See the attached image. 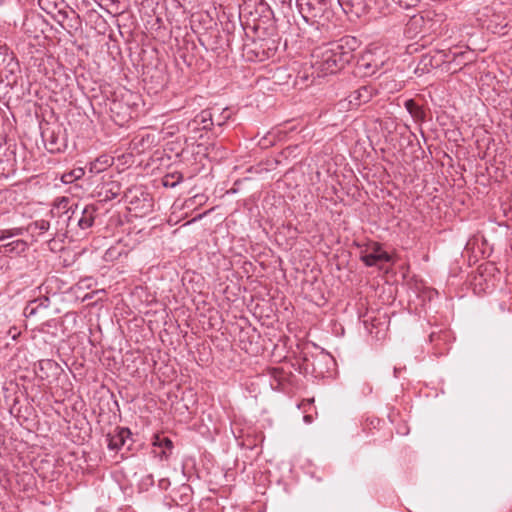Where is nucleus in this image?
Returning a JSON list of instances; mask_svg holds the SVG:
<instances>
[{"label":"nucleus","mask_w":512,"mask_h":512,"mask_svg":"<svg viewBox=\"0 0 512 512\" xmlns=\"http://www.w3.org/2000/svg\"><path fill=\"white\" fill-rule=\"evenodd\" d=\"M70 200L67 197L57 198L54 203V209L58 211L68 212Z\"/></svg>","instance_id":"obj_23"},{"label":"nucleus","mask_w":512,"mask_h":512,"mask_svg":"<svg viewBox=\"0 0 512 512\" xmlns=\"http://www.w3.org/2000/svg\"><path fill=\"white\" fill-rule=\"evenodd\" d=\"M121 193V184L118 181L110 180L103 182L99 195L103 196V200L110 201Z\"/></svg>","instance_id":"obj_13"},{"label":"nucleus","mask_w":512,"mask_h":512,"mask_svg":"<svg viewBox=\"0 0 512 512\" xmlns=\"http://www.w3.org/2000/svg\"><path fill=\"white\" fill-rule=\"evenodd\" d=\"M25 232V227L0 229V241H4L12 237L22 236Z\"/></svg>","instance_id":"obj_19"},{"label":"nucleus","mask_w":512,"mask_h":512,"mask_svg":"<svg viewBox=\"0 0 512 512\" xmlns=\"http://www.w3.org/2000/svg\"><path fill=\"white\" fill-rule=\"evenodd\" d=\"M181 495H172L173 501L186 505L192 498L191 489L188 485H183L181 488Z\"/></svg>","instance_id":"obj_20"},{"label":"nucleus","mask_w":512,"mask_h":512,"mask_svg":"<svg viewBox=\"0 0 512 512\" xmlns=\"http://www.w3.org/2000/svg\"><path fill=\"white\" fill-rule=\"evenodd\" d=\"M405 108L413 117H419L422 113L420 107L412 99L405 101Z\"/></svg>","instance_id":"obj_22"},{"label":"nucleus","mask_w":512,"mask_h":512,"mask_svg":"<svg viewBox=\"0 0 512 512\" xmlns=\"http://www.w3.org/2000/svg\"><path fill=\"white\" fill-rule=\"evenodd\" d=\"M97 208L94 205H86L82 211L81 216L77 219V226L86 230L93 226L96 217Z\"/></svg>","instance_id":"obj_12"},{"label":"nucleus","mask_w":512,"mask_h":512,"mask_svg":"<svg viewBox=\"0 0 512 512\" xmlns=\"http://www.w3.org/2000/svg\"><path fill=\"white\" fill-rule=\"evenodd\" d=\"M154 445L164 449L162 453L165 457H168L173 448V442L167 437L157 436Z\"/></svg>","instance_id":"obj_21"},{"label":"nucleus","mask_w":512,"mask_h":512,"mask_svg":"<svg viewBox=\"0 0 512 512\" xmlns=\"http://www.w3.org/2000/svg\"><path fill=\"white\" fill-rule=\"evenodd\" d=\"M85 172H84V169L83 168H75L69 172H66L64 173L62 176H61V181L64 183V184H70V183H73L74 181L78 180V179H81L83 176H84Z\"/></svg>","instance_id":"obj_18"},{"label":"nucleus","mask_w":512,"mask_h":512,"mask_svg":"<svg viewBox=\"0 0 512 512\" xmlns=\"http://www.w3.org/2000/svg\"><path fill=\"white\" fill-rule=\"evenodd\" d=\"M360 259L368 267L377 266L380 263L390 262L391 256L382 249L377 242H372L360 252Z\"/></svg>","instance_id":"obj_4"},{"label":"nucleus","mask_w":512,"mask_h":512,"mask_svg":"<svg viewBox=\"0 0 512 512\" xmlns=\"http://www.w3.org/2000/svg\"><path fill=\"white\" fill-rule=\"evenodd\" d=\"M6 253L20 255L28 249V243L22 239L13 240L3 245Z\"/></svg>","instance_id":"obj_15"},{"label":"nucleus","mask_w":512,"mask_h":512,"mask_svg":"<svg viewBox=\"0 0 512 512\" xmlns=\"http://www.w3.org/2000/svg\"><path fill=\"white\" fill-rule=\"evenodd\" d=\"M50 228V223L47 220L41 219L34 222H31L27 227H25L26 232H30L32 235H41L47 232Z\"/></svg>","instance_id":"obj_16"},{"label":"nucleus","mask_w":512,"mask_h":512,"mask_svg":"<svg viewBox=\"0 0 512 512\" xmlns=\"http://www.w3.org/2000/svg\"><path fill=\"white\" fill-rule=\"evenodd\" d=\"M463 56V53H452L444 52V51H436L434 55L425 54L422 56L421 62L424 64L425 67L431 66V67H438L442 63L448 62L450 63L452 60H455L456 57Z\"/></svg>","instance_id":"obj_8"},{"label":"nucleus","mask_w":512,"mask_h":512,"mask_svg":"<svg viewBox=\"0 0 512 512\" xmlns=\"http://www.w3.org/2000/svg\"><path fill=\"white\" fill-rule=\"evenodd\" d=\"M131 431L126 427H115L106 436L107 447L111 451L131 450L133 439Z\"/></svg>","instance_id":"obj_3"},{"label":"nucleus","mask_w":512,"mask_h":512,"mask_svg":"<svg viewBox=\"0 0 512 512\" xmlns=\"http://www.w3.org/2000/svg\"><path fill=\"white\" fill-rule=\"evenodd\" d=\"M55 21L70 35H74L82 27V21L79 14L66 5Z\"/></svg>","instance_id":"obj_5"},{"label":"nucleus","mask_w":512,"mask_h":512,"mask_svg":"<svg viewBox=\"0 0 512 512\" xmlns=\"http://www.w3.org/2000/svg\"><path fill=\"white\" fill-rule=\"evenodd\" d=\"M49 305H50V300L48 297H46V296L38 297V298L30 301L26 305V307L24 309V314L26 317L34 316L38 313L39 310L46 309L49 307Z\"/></svg>","instance_id":"obj_14"},{"label":"nucleus","mask_w":512,"mask_h":512,"mask_svg":"<svg viewBox=\"0 0 512 512\" xmlns=\"http://www.w3.org/2000/svg\"><path fill=\"white\" fill-rule=\"evenodd\" d=\"M111 165V160L107 156H101L97 158L95 161L91 162L89 165V171L94 174H98L104 171L107 167Z\"/></svg>","instance_id":"obj_17"},{"label":"nucleus","mask_w":512,"mask_h":512,"mask_svg":"<svg viewBox=\"0 0 512 512\" xmlns=\"http://www.w3.org/2000/svg\"><path fill=\"white\" fill-rule=\"evenodd\" d=\"M170 177H171V178H173V177H174V175H166V176L164 177V179H163V185H164L165 187H172V188H173V187H175L177 184H179V183L182 181V176H181V175H179V176L177 177V180H176V181H174V182H172V183H168V178H170Z\"/></svg>","instance_id":"obj_24"},{"label":"nucleus","mask_w":512,"mask_h":512,"mask_svg":"<svg viewBox=\"0 0 512 512\" xmlns=\"http://www.w3.org/2000/svg\"><path fill=\"white\" fill-rule=\"evenodd\" d=\"M375 93L376 89L374 87L370 85L361 86L349 94V104L353 107H358L369 102Z\"/></svg>","instance_id":"obj_9"},{"label":"nucleus","mask_w":512,"mask_h":512,"mask_svg":"<svg viewBox=\"0 0 512 512\" xmlns=\"http://www.w3.org/2000/svg\"><path fill=\"white\" fill-rule=\"evenodd\" d=\"M39 7L54 20L63 9H66V2L64 0H38Z\"/></svg>","instance_id":"obj_11"},{"label":"nucleus","mask_w":512,"mask_h":512,"mask_svg":"<svg viewBox=\"0 0 512 512\" xmlns=\"http://www.w3.org/2000/svg\"><path fill=\"white\" fill-rule=\"evenodd\" d=\"M52 326L51 322H47L41 325L39 328L40 333H49L48 329Z\"/></svg>","instance_id":"obj_26"},{"label":"nucleus","mask_w":512,"mask_h":512,"mask_svg":"<svg viewBox=\"0 0 512 512\" xmlns=\"http://www.w3.org/2000/svg\"><path fill=\"white\" fill-rule=\"evenodd\" d=\"M362 66L366 69L367 74H374L378 64L372 65L370 62L363 61Z\"/></svg>","instance_id":"obj_25"},{"label":"nucleus","mask_w":512,"mask_h":512,"mask_svg":"<svg viewBox=\"0 0 512 512\" xmlns=\"http://www.w3.org/2000/svg\"><path fill=\"white\" fill-rule=\"evenodd\" d=\"M43 364H46V365L52 366V365H54V362H53V361H51V360H41V361L39 362V365H40V367H41V368H42V365H43Z\"/></svg>","instance_id":"obj_29"},{"label":"nucleus","mask_w":512,"mask_h":512,"mask_svg":"<svg viewBox=\"0 0 512 512\" xmlns=\"http://www.w3.org/2000/svg\"><path fill=\"white\" fill-rule=\"evenodd\" d=\"M18 70V63L14 60L11 53L8 52V48L0 46V76L6 78L9 75H13Z\"/></svg>","instance_id":"obj_10"},{"label":"nucleus","mask_w":512,"mask_h":512,"mask_svg":"<svg viewBox=\"0 0 512 512\" xmlns=\"http://www.w3.org/2000/svg\"><path fill=\"white\" fill-rule=\"evenodd\" d=\"M482 16L485 17L483 25L494 34L505 35L508 33V28L512 27L511 17L508 18L504 13L496 12L492 8H484Z\"/></svg>","instance_id":"obj_2"},{"label":"nucleus","mask_w":512,"mask_h":512,"mask_svg":"<svg viewBox=\"0 0 512 512\" xmlns=\"http://www.w3.org/2000/svg\"><path fill=\"white\" fill-rule=\"evenodd\" d=\"M169 485H170V482H169V480H168V479L163 478V479H160V480H159V487H160L161 489H167Z\"/></svg>","instance_id":"obj_27"},{"label":"nucleus","mask_w":512,"mask_h":512,"mask_svg":"<svg viewBox=\"0 0 512 512\" xmlns=\"http://www.w3.org/2000/svg\"><path fill=\"white\" fill-rule=\"evenodd\" d=\"M228 117H229V116H225V117H223V119H227ZM216 123H217V125L221 126V125L224 123V120H220V119H219V120H217V122H216Z\"/></svg>","instance_id":"obj_30"},{"label":"nucleus","mask_w":512,"mask_h":512,"mask_svg":"<svg viewBox=\"0 0 512 512\" xmlns=\"http://www.w3.org/2000/svg\"><path fill=\"white\" fill-rule=\"evenodd\" d=\"M72 220H73V219H72V216H70V217H69V225L71 224Z\"/></svg>","instance_id":"obj_31"},{"label":"nucleus","mask_w":512,"mask_h":512,"mask_svg":"<svg viewBox=\"0 0 512 512\" xmlns=\"http://www.w3.org/2000/svg\"><path fill=\"white\" fill-rule=\"evenodd\" d=\"M41 137L46 149L51 153H57L65 147L64 139L60 137V129L46 126L42 128Z\"/></svg>","instance_id":"obj_6"},{"label":"nucleus","mask_w":512,"mask_h":512,"mask_svg":"<svg viewBox=\"0 0 512 512\" xmlns=\"http://www.w3.org/2000/svg\"><path fill=\"white\" fill-rule=\"evenodd\" d=\"M297 2H298V5L300 6L302 11H303V6L304 5H306L309 10L312 8V5L308 2V0H297Z\"/></svg>","instance_id":"obj_28"},{"label":"nucleus","mask_w":512,"mask_h":512,"mask_svg":"<svg viewBox=\"0 0 512 512\" xmlns=\"http://www.w3.org/2000/svg\"><path fill=\"white\" fill-rule=\"evenodd\" d=\"M213 116L212 109L202 110L188 123V129L192 132L211 129L215 124Z\"/></svg>","instance_id":"obj_7"},{"label":"nucleus","mask_w":512,"mask_h":512,"mask_svg":"<svg viewBox=\"0 0 512 512\" xmlns=\"http://www.w3.org/2000/svg\"><path fill=\"white\" fill-rule=\"evenodd\" d=\"M359 44L356 37L345 36L338 41L317 47L312 53V75L325 77L342 70L354 58V52Z\"/></svg>","instance_id":"obj_1"}]
</instances>
